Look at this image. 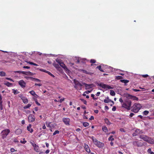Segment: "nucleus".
<instances>
[{"label":"nucleus","mask_w":154,"mask_h":154,"mask_svg":"<svg viewBox=\"0 0 154 154\" xmlns=\"http://www.w3.org/2000/svg\"><path fill=\"white\" fill-rule=\"evenodd\" d=\"M83 84L85 85L86 89H89L91 88V87H90L91 86V85H88L85 83H83Z\"/></svg>","instance_id":"nucleus-23"},{"label":"nucleus","mask_w":154,"mask_h":154,"mask_svg":"<svg viewBox=\"0 0 154 154\" xmlns=\"http://www.w3.org/2000/svg\"><path fill=\"white\" fill-rule=\"evenodd\" d=\"M24 75H33V73L30 71L28 72H25L24 71Z\"/></svg>","instance_id":"nucleus-22"},{"label":"nucleus","mask_w":154,"mask_h":154,"mask_svg":"<svg viewBox=\"0 0 154 154\" xmlns=\"http://www.w3.org/2000/svg\"><path fill=\"white\" fill-rule=\"evenodd\" d=\"M91 97H92L93 98V99H94V100H96L97 99L96 98H95L94 97L95 95H94V94H91Z\"/></svg>","instance_id":"nucleus-50"},{"label":"nucleus","mask_w":154,"mask_h":154,"mask_svg":"<svg viewBox=\"0 0 154 154\" xmlns=\"http://www.w3.org/2000/svg\"><path fill=\"white\" fill-rule=\"evenodd\" d=\"M12 91L14 95H16L19 93V92L18 91L17 89L15 90L14 89H13Z\"/></svg>","instance_id":"nucleus-27"},{"label":"nucleus","mask_w":154,"mask_h":154,"mask_svg":"<svg viewBox=\"0 0 154 154\" xmlns=\"http://www.w3.org/2000/svg\"><path fill=\"white\" fill-rule=\"evenodd\" d=\"M46 73H48L49 75H50L51 76H52L53 77H54V76L53 74H52L51 72H50L47 71Z\"/></svg>","instance_id":"nucleus-41"},{"label":"nucleus","mask_w":154,"mask_h":154,"mask_svg":"<svg viewBox=\"0 0 154 154\" xmlns=\"http://www.w3.org/2000/svg\"><path fill=\"white\" fill-rule=\"evenodd\" d=\"M149 112L148 111H147V110H145V111H144L143 112V114H144V115H145V116H147L149 113Z\"/></svg>","instance_id":"nucleus-39"},{"label":"nucleus","mask_w":154,"mask_h":154,"mask_svg":"<svg viewBox=\"0 0 154 154\" xmlns=\"http://www.w3.org/2000/svg\"><path fill=\"white\" fill-rule=\"evenodd\" d=\"M131 102L128 99H126L122 103V107L129 110L131 106Z\"/></svg>","instance_id":"nucleus-1"},{"label":"nucleus","mask_w":154,"mask_h":154,"mask_svg":"<svg viewBox=\"0 0 154 154\" xmlns=\"http://www.w3.org/2000/svg\"><path fill=\"white\" fill-rule=\"evenodd\" d=\"M19 85L23 88H25L26 85V83L23 80H21L18 82Z\"/></svg>","instance_id":"nucleus-10"},{"label":"nucleus","mask_w":154,"mask_h":154,"mask_svg":"<svg viewBox=\"0 0 154 154\" xmlns=\"http://www.w3.org/2000/svg\"><path fill=\"white\" fill-rule=\"evenodd\" d=\"M146 142L151 144H154V140L150 137L148 139Z\"/></svg>","instance_id":"nucleus-15"},{"label":"nucleus","mask_w":154,"mask_h":154,"mask_svg":"<svg viewBox=\"0 0 154 154\" xmlns=\"http://www.w3.org/2000/svg\"><path fill=\"white\" fill-rule=\"evenodd\" d=\"M142 76L144 78H146L147 77H148L149 76V75L147 74H146L143 75H142Z\"/></svg>","instance_id":"nucleus-51"},{"label":"nucleus","mask_w":154,"mask_h":154,"mask_svg":"<svg viewBox=\"0 0 154 154\" xmlns=\"http://www.w3.org/2000/svg\"><path fill=\"white\" fill-rule=\"evenodd\" d=\"M142 106L140 103H135L131 107V111L134 113L138 112Z\"/></svg>","instance_id":"nucleus-2"},{"label":"nucleus","mask_w":154,"mask_h":154,"mask_svg":"<svg viewBox=\"0 0 154 154\" xmlns=\"http://www.w3.org/2000/svg\"><path fill=\"white\" fill-rule=\"evenodd\" d=\"M84 148L86 151L88 153H90V150L88 145L85 143Z\"/></svg>","instance_id":"nucleus-12"},{"label":"nucleus","mask_w":154,"mask_h":154,"mask_svg":"<svg viewBox=\"0 0 154 154\" xmlns=\"http://www.w3.org/2000/svg\"><path fill=\"white\" fill-rule=\"evenodd\" d=\"M106 124L108 125H110V123L109 122L108 120L106 119Z\"/></svg>","instance_id":"nucleus-64"},{"label":"nucleus","mask_w":154,"mask_h":154,"mask_svg":"<svg viewBox=\"0 0 154 154\" xmlns=\"http://www.w3.org/2000/svg\"><path fill=\"white\" fill-rule=\"evenodd\" d=\"M97 68L98 69L100 70L101 72H103V70L102 69L101 67L100 66H97Z\"/></svg>","instance_id":"nucleus-47"},{"label":"nucleus","mask_w":154,"mask_h":154,"mask_svg":"<svg viewBox=\"0 0 154 154\" xmlns=\"http://www.w3.org/2000/svg\"><path fill=\"white\" fill-rule=\"evenodd\" d=\"M14 141L15 143H18L19 142V141L17 140L16 138H14Z\"/></svg>","instance_id":"nucleus-61"},{"label":"nucleus","mask_w":154,"mask_h":154,"mask_svg":"<svg viewBox=\"0 0 154 154\" xmlns=\"http://www.w3.org/2000/svg\"><path fill=\"white\" fill-rule=\"evenodd\" d=\"M62 120L65 124L67 125H69L70 120L68 118H63Z\"/></svg>","instance_id":"nucleus-9"},{"label":"nucleus","mask_w":154,"mask_h":154,"mask_svg":"<svg viewBox=\"0 0 154 154\" xmlns=\"http://www.w3.org/2000/svg\"><path fill=\"white\" fill-rule=\"evenodd\" d=\"M46 126L48 127L51 128L54 127L55 126V124H51V122L48 123L47 122L46 123Z\"/></svg>","instance_id":"nucleus-14"},{"label":"nucleus","mask_w":154,"mask_h":154,"mask_svg":"<svg viewBox=\"0 0 154 154\" xmlns=\"http://www.w3.org/2000/svg\"><path fill=\"white\" fill-rule=\"evenodd\" d=\"M65 100V98H61V99H60V101H59V102L60 103H61L63 101Z\"/></svg>","instance_id":"nucleus-53"},{"label":"nucleus","mask_w":154,"mask_h":154,"mask_svg":"<svg viewBox=\"0 0 154 154\" xmlns=\"http://www.w3.org/2000/svg\"><path fill=\"white\" fill-rule=\"evenodd\" d=\"M36 103L38 105V106H40V104L37 101V100L36 99V100H35Z\"/></svg>","instance_id":"nucleus-55"},{"label":"nucleus","mask_w":154,"mask_h":154,"mask_svg":"<svg viewBox=\"0 0 154 154\" xmlns=\"http://www.w3.org/2000/svg\"><path fill=\"white\" fill-rule=\"evenodd\" d=\"M133 91H134L135 92L140 91H141L140 90L137 89H133Z\"/></svg>","instance_id":"nucleus-60"},{"label":"nucleus","mask_w":154,"mask_h":154,"mask_svg":"<svg viewBox=\"0 0 154 154\" xmlns=\"http://www.w3.org/2000/svg\"><path fill=\"white\" fill-rule=\"evenodd\" d=\"M31 127L32 125L30 124H29L27 127V131H29L31 133H32L33 131V130L32 128H31Z\"/></svg>","instance_id":"nucleus-13"},{"label":"nucleus","mask_w":154,"mask_h":154,"mask_svg":"<svg viewBox=\"0 0 154 154\" xmlns=\"http://www.w3.org/2000/svg\"><path fill=\"white\" fill-rule=\"evenodd\" d=\"M23 102L24 103H27L28 102V99L26 97H24V98H23L22 100Z\"/></svg>","instance_id":"nucleus-24"},{"label":"nucleus","mask_w":154,"mask_h":154,"mask_svg":"<svg viewBox=\"0 0 154 154\" xmlns=\"http://www.w3.org/2000/svg\"><path fill=\"white\" fill-rule=\"evenodd\" d=\"M35 86H41L42 85V84L40 83L37 84V83H35Z\"/></svg>","instance_id":"nucleus-52"},{"label":"nucleus","mask_w":154,"mask_h":154,"mask_svg":"<svg viewBox=\"0 0 154 154\" xmlns=\"http://www.w3.org/2000/svg\"><path fill=\"white\" fill-rule=\"evenodd\" d=\"M82 71L83 73H85L88 74H90V73L89 72H88L87 71L85 70L82 69Z\"/></svg>","instance_id":"nucleus-38"},{"label":"nucleus","mask_w":154,"mask_h":154,"mask_svg":"<svg viewBox=\"0 0 154 154\" xmlns=\"http://www.w3.org/2000/svg\"><path fill=\"white\" fill-rule=\"evenodd\" d=\"M31 106V104H28L26 106L23 107L24 109H26L29 108Z\"/></svg>","instance_id":"nucleus-31"},{"label":"nucleus","mask_w":154,"mask_h":154,"mask_svg":"<svg viewBox=\"0 0 154 154\" xmlns=\"http://www.w3.org/2000/svg\"><path fill=\"white\" fill-rule=\"evenodd\" d=\"M110 94L112 95V96H114L115 95L116 93L113 91L112 90H111L110 91Z\"/></svg>","instance_id":"nucleus-29"},{"label":"nucleus","mask_w":154,"mask_h":154,"mask_svg":"<svg viewBox=\"0 0 154 154\" xmlns=\"http://www.w3.org/2000/svg\"><path fill=\"white\" fill-rule=\"evenodd\" d=\"M56 60L59 65L63 68L65 71L68 72H69V70L68 69L67 67L65 65L64 63L62 60L57 59Z\"/></svg>","instance_id":"nucleus-4"},{"label":"nucleus","mask_w":154,"mask_h":154,"mask_svg":"<svg viewBox=\"0 0 154 154\" xmlns=\"http://www.w3.org/2000/svg\"><path fill=\"white\" fill-rule=\"evenodd\" d=\"M109 140L112 141L114 140V139L113 138V136H110L108 138Z\"/></svg>","instance_id":"nucleus-42"},{"label":"nucleus","mask_w":154,"mask_h":154,"mask_svg":"<svg viewBox=\"0 0 154 154\" xmlns=\"http://www.w3.org/2000/svg\"><path fill=\"white\" fill-rule=\"evenodd\" d=\"M53 66L57 69H59L60 68V67L59 66V65L58 64L54 63L53 64Z\"/></svg>","instance_id":"nucleus-28"},{"label":"nucleus","mask_w":154,"mask_h":154,"mask_svg":"<svg viewBox=\"0 0 154 154\" xmlns=\"http://www.w3.org/2000/svg\"><path fill=\"white\" fill-rule=\"evenodd\" d=\"M94 144L97 146L99 148H102L104 146V144L97 140L94 137L92 136L91 137Z\"/></svg>","instance_id":"nucleus-3"},{"label":"nucleus","mask_w":154,"mask_h":154,"mask_svg":"<svg viewBox=\"0 0 154 154\" xmlns=\"http://www.w3.org/2000/svg\"><path fill=\"white\" fill-rule=\"evenodd\" d=\"M97 85H98L100 86V87H102L103 88H106V85L104 84L103 83H97Z\"/></svg>","instance_id":"nucleus-21"},{"label":"nucleus","mask_w":154,"mask_h":154,"mask_svg":"<svg viewBox=\"0 0 154 154\" xmlns=\"http://www.w3.org/2000/svg\"><path fill=\"white\" fill-rule=\"evenodd\" d=\"M134 143H135L138 147H141L143 145V143L141 142L135 141Z\"/></svg>","instance_id":"nucleus-16"},{"label":"nucleus","mask_w":154,"mask_h":154,"mask_svg":"<svg viewBox=\"0 0 154 154\" xmlns=\"http://www.w3.org/2000/svg\"><path fill=\"white\" fill-rule=\"evenodd\" d=\"M134 113H131L130 115H129V117H132L133 116H134Z\"/></svg>","instance_id":"nucleus-57"},{"label":"nucleus","mask_w":154,"mask_h":154,"mask_svg":"<svg viewBox=\"0 0 154 154\" xmlns=\"http://www.w3.org/2000/svg\"><path fill=\"white\" fill-rule=\"evenodd\" d=\"M109 103L111 106H112L114 104V102L113 101H112L109 99L108 97H106V103Z\"/></svg>","instance_id":"nucleus-18"},{"label":"nucleus","mask_w":154,"mask_h":154,"mask_svg":"<svg viewBox=\"0 0 154 154\" xmlns=\"http://www.w3.org/2000/svg\"><path fill=\"white\" fill-rule=\"evenodd\" d=\"M10 151L11 152H14L15 151V149L13 148H11L10 149Z\"/></svg>","instance_id":"nucleus-56"},{"label":"nucleus","mask_w":154,"mask_h":154,"mask_svg":"<svg viewBox=\"0 0 154 154\" xmlns=\"http://www.w3.org/2000/svg\"><path fill=\"white\" fill-rule=\"evenodd\" d=\"M22 130L19 128L17 129L15 131V133L17 135H18L20 134L22 132Z\"/></svg>","instance_id":"nucleus-19"},{"label":"nucleus","mask_w":154,"mask_h":154,"mask_svg":"<svg viewBox=\"0 0 154 154\" xmlns=\"http://www.w3.org/2000/svg\"><path fill=\"white\" fill-rule=\"evenodd\" d=\"M25 78L27 80H30L32 81L33 79V77L29 76H26Z\"/></svg>","instance_id":"nucleus-40"},{"label":"nucleus","mask_w":154,"mask_h":154,"mask_svg":"<svg viewBox=\"0 0 154 154\" xmlns=\"http://www.w3.org/2000/svg\"><path fill=\"white\" fill-rule=\"evenodd\" d=\"M23 68L24 69H29L30 67L27 66H25L23 67Z\"/></svg>","instance_id":"nucleus-59"},{"label":"nucleus","mask_w":154,"mask_h":154,"mask_svg":"<svg viewBox=\"0 0 154 154\" xmlns=\"http://www.w3.org/2000/svg\"><path fill=\"white\" fill-rule=\"evenodd\" d=\"M120 82L122 83H124L125 84L128 83L129 82V80L125 79H121Z\"/></svg>","instance_id":"nucleus-26"},{"label":"nucleus","mask_w":154,"mask_h":154,"mask_svg":"<svg viewBox=\"0 0 154 154\" xmlns=\"http://www.w3.org/2000/svg\"><path fill=\"white\" fill-rule=\"evenodd\" d=\"M32 81H34L35 82H41V80L40 79H36V78H33V79L32 80Z\"/></svg>","instance_id":"nucleus-33"},{"label":"nucleus","mask_w":154,"mask_h":154,"mask_svg":"<svg viewBox=\"0 0 154 154\" xmlns=\"http://www.w3.org/2000/svg\"><path fill=\"white\" fill-rule=\"evenodd\" d=\"M94 116H91V117L89 118V120H94Z\"/></svg>","instance_id":"nucleus-63"},{"label":"nucleus","mask_w":154,"mask_h":154,"mask_svg":"<svg viewBox=\"0 0 154 154\" xmlns=\"http://www.w3.org/2000/svg\"><path fill=\"white\" fill-rule=\"evenodd\" d=\"M59 133V131L58 130H56L53 133V135H54L56 134H58Z\"/></svg>","instance_id":"nucleus-44"},{"label":"nucleus","mask_w":154,"mask_h":154,"mask_svg":"<svg viewBox=\"0 0 154 154\" xmlns=\"http://www.w3.org/2000/svg\"><path fill=\"white\" fill-rule=\"evenodd\" d=\"M122 79V77L121 76H115V79L117 80H121Z\"/></svg>","instance_id":"nucleus-34"},{"label":"nucleus","mask_w":154,"mask_h":154,"mask_svg":"<svg viewBox=\"0 0 154 154\" xmlns=\"http://www.w3.org/2000/svg\"><path fill=\"white\" fill-rule=\"evenodd\" d=\"M4 84L6 85H7L8 87H10L13 84L12 83H10V82H5L4 83Z\"/></svg>","instance_id":"nucleus-25"},{"label":"nucleus","mask_w":154,"mask_h":154,"mask_svg":"<svg viewBox=\"0 0 154 154\" xmlns=\"http://www.w3.org/2000/svg\"><path fill=\"white\" fill-rule=\"evenodd\" d=\"M83 125L84 127H86L89 126V124L88 122H85L83 123Z\"/></svg>","instance_id":"nucleus-35"},{"label":"nucleus","mask_w":154,"mask_h":154,"mask_svg":"<svg viewBox=\"0 0 154 154\" xmlns=\"http://www.w3.org/2000/svg\"><path fill=\"white\" fill-rule=\"evenodd\" d=\"M15 73H17L19 74H24V71H17L14 72Z\"/></svg>","instance_id":"nucleus-36"},{"label":"nucleus","mask_w":154,"mask_h":154,"mask_svg":"<svg viewBox=\"0 0 154 154\" xmlns=\"http://www.w3.org/2000/svg\"><path fill=\"white\" fill-rule=\"evenodd\" d=\"M34 150L37 152H39V146L38 145L36 144L35 145V146L33 147Z\"/></svg>","instance_id":"nucleus-20"},{"label":"nucleus","mask_w":154,"mask_h":154,"mask_svg":"<svg viewBox=\"0 0 154 154\" xmlns=\"http://www.w3.org/2000/svg\"><path fill=\"white\" fill-rule=\"evenodd\" d=\"M19 96L21 98V99H22V100L25 97L23 96V95L22 94H20L19 95Z\"/></svg>","instance_id":"nucleus-46"},{"label":"nucleus","mask_w":154,"mask_h":154,"mask_svg":"<svg viewBox=\"0 0 154 154\" xmlns=\"http://www.w3.org/2000/svg\"><path fill=\"white\" fill-rule=\"evenodd\" d=\"M10 132V131L9 129H6L3 130L1 132L2 138L3 139H4L6 138L7 135Z\"/></svg>","instance_id":"nucleus-5"},{"label":"nucleus","mask_w":154,"mask_h":154,"mask_svg":"<svg viewBox=\"0 0 154 154\" xmlns=\"http://www.w3.org/2000/svg\"><path fill=\"white\" fill-rule=\"evenodd\" d=\"M103 131L104 132H106V127L105 126H103L102 127Z\"/></svg>","instance_id":"nucleus-48"},{"label":"nucleus","mask_w":154,"mask_h":154,"mask_svg":"<svg viewBox=\"0 0 154 154\" xmlns=\"http://www.w3.org/2000/svg\"><path fill=\"white\" fill-rule=\"evenodd\" d=\"M20 142L21 143H23V144H25V143L26 142V141L25 140H23V141L21 140L20 141Z\"/></svg>","instance_id":"nucleus-54"},{"label":"nucleus","mask_w":154,"mask_h":154,"mask_svg":"<svg viewBox=\"0 0 154 154\" xmlns=\"http://www.w3.org/2000/svg\"><path fill=\"white\" fill-rule=\"evenodd\" d=\"M120 131H121V132H125V130L123 128H121L120 129Z\"/></svg>","instance_id":"nucleus-58"},{"label":"nucleus","mask_w":154,"mask_h":154,"mask_svg":"<svg viewBox=\"0 0 154 154\" xmlns=\"http://www.w3.org/2000/svg\"><path fill=\"white\" fill-rule=\"evenodd\" d=\"M73 81L75 84L74 88L77 89L80 88L79 90H82L81 87L82 86V85L75 79Z\"/></svg>","instance_id":"nucleus-6"},{"label":"nucleus","mask_w":154,"mask_h":154,"mask_svg":"<svg viewBox=\"0 0 154 154\" xmlns=\"http://www.w3.org/2000/svg\"><path fill=\"white\" fill-rule=\"evenodd\" d=\"M113 68L110 66L106 65V72H112Z\"/></svg>","instance_id":"nucleus-17"},{"label":"nucleus","mask_w":154,"mask_h":154,"mask_svg":"<svg viewBox=\"0 0 154 154\" xmlns=\"http://www.w3.org/2000/svg\"><path fill=\"white\" fill-rule=\"evenodd\" d=\"M126 97L128 99H131L134 100H138V98L136 96H133L129 94H127L126 95Z\"/></svg>","instance_id":"nucleus-7"},{"label":"nucleus","mask_w":154,"mask_h":154,"mask_svg":"<svg viewBox=\"0 0 154 154\" xmlns=\"http://www.w3.org/2000/svg\"><path fill=\"white\" fill-rule=\"evenodd\" d=\"M35 118L33 115L30 114L28 117V120L29 122H32L35 120Z\"/></svg>","instance_id":"nucleus-8"},{"label":"nucleus","mask_w":154,"mask_h":154,"mask_svg":"<svg viewBox=\"0 0 154 154\" xmlns=\"http://www.w3.org/2000/svg\"><path fill=\"white\" fill-rule=\"evenodd\" d=\"M119 101L121 103L122 105V103H124V101L123 100L122 98H120L119 100Z\"/></svg>","instance_id":"nucleus-49"},{"label":"nucleus","mask_w":154,"mask_h":154,"mask_svg":"<svg viewBox=\"0 0 154 154\" xmlns=\"http://www.w3.org/2000/svg\"><path fill=\"white\" fill-rule=\"evenodd\" d=\"M6 75V73L5 72L3 71L0 72V76H4Z\"/></svg>","instance_id":"nucleus-30"},{"label":"nucleus","mask_w":154,"mask_h":154,"mask_svg":"<svg viewBox=\"0 0 154 154\" xmlns=\"http://www.w3.org/2000/svg\"><path fill=\"white\" fill-rule=\"evenodd\" d=\"M139 138L143 140L144 141L146 142L148 139L149 138V137L146 135H141L140 136Z\"/></svg>","instance_id":"nucleus-11"},{"label":"nucleus","mask_w":154,"mask_h":154,"mask_svg":"<svg viewBox=\"0 0 154 154\" xmlns=\"http://www.w3.org/2000/svg\"><path fill=\"white\" fill-rule=\"evenodd\" d=\"M80 100L81 101L83 102V103L85 105L87 104V101L86 100H85L84 99H80Z\"/></svg>","instance_id":"nucleus-43"},{"label":"nucleus","mask_w":154,"mask_h":154,"mask_svg":"<svg viewBox=\"0 0 154 154\" xmlns=\"http://www.w3.org/2000/svg\"><path fill=\"white\" fill-rule=\"evenodd\" d=\"M29 93H30L33 96H34V95L35 94V92L34 91H33V90L30 91L29 92Z\"/></svg>","instance_id":"nucleus-37"},{"label":"nucleus","mask_w":154,"mask_h":154,"mask_svg":"<svg viewBox=\"0 0 154 154\" xmlns=\"http://www.w3.org/2000/svg\"><path fill=\"white\" fill-rule=\"evenodd\" d=\"M116 109V107L115 106H114L112 108V110L113 111H115Z\"/></svg>","instance_id":"nucleus-62"},{"label":"nucleus","mask_w":154,"mask_h":154,"mask_svg":"<svg viewBox=\"0 0 154 154\" xmlns=\"http://www.w3.org/2000/svg\"><path fill=\"white\" fill-rule=\"evenodd\" d=\"M90 62L92 64L96 62V61L94 59H91L90 60Z\"/></svg>","instance_id":"nucleus-45"},{"label":"nucleus","mask_w":154,"mask_h":154,"mask_svg":"<svg viewBox=\"0 0 154 154\" xmlns=\"http://www.w3.org/2000/svg\"><path fill=\"white\" fill-rule=\"evenodd\" d=\"M147 152L150 154H154V152L151 151V148H149L148 149Z\"/></svg>","instance_id":"nucleus-32"}]
</instances>
